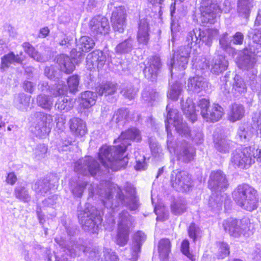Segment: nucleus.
Listing matches in <instances>:
<instances>
[{
  "mask_svg": "<svg viewBox=\"0 0 261 261\" xmlns=\"http://www.w3.org/2000/svg\"><path fill=\"white\" fill-rule=\"evenodd\" d=\"M253 158L254 160L256 158L261 162V149L255 148V151L253 152Z\"/></svg>",
  "mask_w": 261,
  "mask_h": 261,
  "instance_id": "60",
  "label": "nucleus"
},
{
  "mask_svg": "<svg viewBox=\"0 0 261 261\" xmlns=\"http://www.w3.org/2000/svg\"><path fill=\"white\" fill-rule=\"evenodd\" d=\"M253 6L254 0H238L237 7L238 16L242 18L248 19Z\"/></svg>",
  "mask_w": 261,
  "mask_h": 261,
  "instance_id": "25",
  "label": "nucleus"
},
{
  "mask_svg": "<svg viewBox=\"0 0 261 261\" xmlns=\"http://www.w3.org/2000/svg\"><path fill=\"white\" fill-rule=\"evenodd\" d=\"M90 28L94 35L107 34L110 29L108 20L107 18L97 16L90 21Z\"/></svg>",
  "mask_w": 261,
  "mask_h": 261,
  "instance_id": "23",
  "label": "nucleus"
},
{
  "mask_svg": "<svg viewBox=\"0 0 261 261\" xmlns=\"http://www.w3.org/2000/svg\"><path fill=\"white\" fill-rule=\"evenodd\" d=\"M154 211L155 214L157 215V221H163L168 218V213L165 212L164 207H162L160 205L155 206Z\"/></svg>",
  "mask_w": 261,
  "mask_h": 261,
  "instance_id": "47",
  "label": "nucleus"
},
{
  "mask_svg": "<svg viewBox=\"0 0 261 261\" xmlns=\"http://www.w3.org/2000/svg\"><path fill=\"white\" fill-rule=\"evenodd\" d=\"M23 60L18 55H15L13 51H10L1 58V68H8L13 63L21 64Z\"/></svg>",
  "mask_w": 261,
  "mask_h": 261,
  "instance_id": "33",
  "label": "nucleus"
},
{
  "mask_svg": "<svg viewBox=\"0 0 261 261\" xmlns=\"http://www.w3.org/2000/svg\"><path fill=\"white\" fill-rule=\"evenodd\" d=\"M22 47L24 52L28 54L31 58L38 59L39 57L38 52L35 47L29 42H24L22 44Z\"/></svg>",
  "mask_w": 261,
  "mask_h": 261,
  "instance_id": "45",
  "label": "nucleus"
},
{
  "mask_svg": "<svg viewBox=\"0 0 261 261\" xmlns=\"http://www.w3.org/2000/svg\"><path fill=\"white\" fill-rule=\"evenodd\" d=\"M244 40V36L241 32H237L233 36V42L235 44H242Z\"/></svg>",
  "mask_w": 261,
  "mask_h": 261,
  "instance_id": "56",
  "label": "nucleus"
},
{
  "mask_svg": "<svg viewBox=\"0 0 261 261\" xmlns=\"http://www.w3.org/2000/svg\"><path fill=\"white\" fill-rule=\"evenodd\" d=\"M70 253L71 256H75L76 254H79L81 252H84L86 254L89 253L90 258L94 259L95 261H117L118 257L115 253L112 251L110 248H105L102 252H100L99 255V248L94 247L91 250L90 247H85L82 244V241L75 242V241H70L68 247H66V250Z\"/></svg>",
  "mask_w": 261,
  "mask_h": 261,
  "instance_id": "8",
  "label": "nucleus"
},
{
  "mask_svg": "<svg viewBox=\"0 0 261 261\" xmlns=\"http://www.w3.org/2000/svg\"><path fill=\"white\" fill-rule=\"evenodd\" d=\"M208 186L215 192L210 199L209 206L212 211L218 213L222 210L223 201L226 198L225 193L220 195L216 193L224 191L227 188L228 183L225 175L220 170L212 172L210 175Z\"/></svg>",
  "mask_w": 261,
  "mask_h": 261,
  "instance_id": "7",
  "label": "nucleus"
},
{
  "mask_svg": "<svg viewBox=\"0 0 261 261\" xmlns=\"http://www.w3.org/2000/svg\"><path fill=\"white\" fill-rule=\"evenodd\" d=\"M17 177L14 172H10L7 174L6 177V183L10 186L14 185L17 181Z\"/></svg>",
  "mask_w": 261,
  "mask_h": 261,
  "instance_id": "54",
  "label": "nucleus"
},
{
  "mask_svg": "<svg viewBox=\"0 0 261 261\" xmlns=\"http://www.w3.org/2000/svg\"><path fill=\"white\" fill-rule=\"evenodd\" d=\"M126 10L123 7L116 8L113 11L111 20L115 31L122 33L126 27Z\"/></svg>",
  "mask_w": 261,
  "mask_h": 261,
  "instance_id": "21",
  "label": "nucleus"
},
{
  "mask_svg": "<svg viewBox=\"0 0 261 261\" xmlns=\"http://www.w3.org/2000/svg\"><path fill=\"white\" fill-rule=\"evenodd\" d=\"M128 111L126 109H120L115 112L112 120V124L117 125H123L127 121L128 116Z\"/></svg>",
  "mask_w": 261,
  "mask_h": 261,
  "instance_id": "35",
  "label": "nucleus"
},
{
  "mask_svg": "<svg viewBox=\"0 0 261 261\" xmlns=\"http://www.w3.org/2000/svg\"><path fill=\"white\" fill-rule=\"evenodd\" d=\"M74 170L78 174L85 176H101L102 174L99 164L91 156H85L76 162Z\"/></svg>",
  "mask_w": 261,
  "mask_h": 261,
  "instance_id": "17",
  "label": "nucleus"
},
{
  "mask_svg": "<svg viewBox=\"0 0 261 261\" xmlns=\"http://www.w3.org/2000/svg\"><path fill=\"white\" fill-rule=\"evenodd\" d=\"M255 24L256 25H261V9L259 10L258 12V14L256 16L255 21Z\"/></svg>",
  "mask_w": 261,
  "mask_h": 261,
  "instance_id": "61",
  "label": "nucleus"
},
{
  "mask_svg": "<svg viewBox=\"0 0 261 261\" xmlns=\"http://www.w3.org/2000/svg\"><path fill=\"white\" fill-rule=\"evenodd\" d=\"M148 22L146 19L140 20L139 24L137 39L139 43L146 44L149 39Z\"/></svg>",
  "mask_w": 261,
  "mask_h": 261,
  "instance_id": "29",
  "label": "nucleus"
},
{
  "mask_svg": "<svg viewBox=\"0 0 261 261\" xmlns=\"http://www.w3.org/2000/svg\"><path fill=\"white\" fill-rule=\"evenodd\" d=\"M150 148L152 155L155 157H161L162 155V149L160 146L155 142L149 140Z\"/></svg>",
  "mask_w": 261,
  "mask_h": 261,
  "instance_id": "49",
  "label": "nucleus"
},
{
  "mask_svg": "<svg viewBox=\"0 0 261 261\" xmlns=\"http://www.w3.org/2000/svg\"><path fill=\"white\" fill-rule=\"evenodd\" d=\"M58 182L57 178L54 175L46 176L43 178L39 179L36 183L37 186L38 191L41 193H47L53 189Z\"/></svg>",
  "mask_w": 261,
  "mask_h": 261,
  "instance_id": "26",
  "label": "nucleus"
},
{
  "mask_svg": "<svg viewBox=\"0 0 261 261\" xmlns=\"http://www.w3.org/2000/svg\"><path fill=\"white\" fill-rule=\"evenodd\" d=\"M237 204L242 208L251 212L258 206L257 191L248 184L239 185L232 193Z\"/></svg>",
  "mask_w": 261,
  "mask_h": 261,
  "instance_id": "9",
  "label": "nucleus"
},
{
  "mask_svg": "<svg viewBox=\"0 0 261 261\" xmlns=\"http://www.w3.org/2000/svg\"><path fill=\"white\" fill-rule=\"evenodd\" d=\"M171 182L176 191L181 192L189 191L192 186L191 177L185 171H173L171 175Z\"/></svg>",
  "mask_w": 261,
  "mask_h": 261,
  "instance_id": "18",
  "label": "nucleus"
},
{
  "mask_svg": "<svg viewBox=\"0 0 261 261\" xmlns=\"http://www.w3.org/2000/svg\"><path fill=\"white\" fill-rule=\"evenodd\" d=\"M186 210V206L185 203L178 201L171 205V211L175 215H180Z\"/></svg>",
  "mask_w": 261,
  "mask_h": 261,
  "instance_id": "48",
  "label": "nucleus"
},
{
  "mask_svg": "<svg viewBox=\"0 0 261 261\" xmlns=\"http://www.w3.org/2000/svg\"><path fill=\"white\" fill-rule=\"evenodd\" d=\"M107 54L108 58H107L106 54L99 50H96L89 54L86 58L87 68L90 70L96 68L99 69L103 66L107 60L109 62H112L110 53H107Z\"/></svg>",
  "mask_w": 261,
  "mask_h": 261,
  "instance_id": "19",
  "label": "nucleus"
},
{
  "mask_svg": "<svg viewBox=\"0 0 261 261\" xmlns=\"http://www.w3.org/2000/svg\"><path fill=\"white\" fill-rule=\"evenodd\" d=\"M141 136L140 131L136 128H131L122 132L120 137L114 141L115 144H120L109 146H102L98 153V158L106 169L116 171L125 167L128 163V158L124 156L126 146L132 141H140Z\"/></svg>",
  "mask_w": 261,
  "mask_h": 261,
  "instance_id": "3",
  "label": "nucleus"
},
{
  "mask_svg": "<svg viewBox=\"0 0 261 261\" xmlns=\"http://www.w3.org/2000/svg\"><path fill=\"white\" fill-rule=\"evenodd\" d=\"M161 66L160 59L158 57L154 56L148 58L143 70L145 77L151 81L155 80Z\"/></svg>",
  "mask_w": 261,
  "mask_h": 261,
  "instance_id": "22",
  "label": "nucleus"
},
{
  "mask_svg": "<svg viewBox=\"0 0 261 261\" xmlns=\"http://www.w3.org/2000/svg\"><path fill=\"white\" fill-rule=\"evenodd\" d=\"M219 34V31L216 29H209L205 31H202L200 29L195 28L189 31L187 35L186 43L188 47L181 46L179 50L174 53L173 59V68L175 69L179 67L181 70H185L188 63L190 50L192 47L193 49L197 50V44L199 41H202L206 45L210 46L213 41L215 39Z\"/></svg>",
  "mask_w": 261,
  "mask_h": 261,
  "instance_id": "4",
  "label": "nucleus"
},
{
  "mask_svg": "<svg viewBox=\"0 0 261 261\" xmlns=\"http://www.w3.org/2000/svg\"><path fill=\"white\" fill-rule=\"evenodd\" d=\"M116 90V85L111 83H107L100 85L97 88L96 91L99 95L106 96L114 94Z\"/></svg>",
  "mask_w": 261,
  "mask_h": 261,
  "instance_id": "41",
  "label": "nucleus"
},
{
  "mask_svg": "<svg viewBox=\"0 0 261 261\" xmlns=\"http://www.w3.org/2000/svg\"><path fill=\"white\" fill-rule=\"evenodd\" d=\"M166 110L168 113L165 122L167 133V148L171 154L176 155L178 161L189 162L194 158L195 149L187 142L177 144L172 136L171 127L175 128L179 135L189 140L191 139L195 144L202 142L203 135L199 130H193L190 133L187 124L182 121L181 115L176 109H172L170 104L167 106Z\"/></svg>",
  "mask_w": 261,
  "mask_h": 261,
  "instance_id": "2",
  "label": "nucleus"
},
{
  "mask_svg": "<svg viewBox=\"0 0 261 261\" xmlns=\"http://www.w3.org/2000/svg\"><path fill=\"white\" fill-rule=\"evenodd\" d=\"M134 46V40L128 38L118 44L116 48V52L119 54H128L130 53Z\"/></svg>",
  "mask_w": 261,
  "mask_h": 261,
  "instance_id": "40",
  "label": "nucleus"
},
{
  "mask_svg": "<svg viewBox=\"0 0 261 261\" xmlns=\"http://www.w3.org/2000/svg\"><path fill=\"white\" fill-rule=\"evenodd\" d=\"M43 100L45 101L46 103H40V106L43 108H44V109H47V108H48V103H47V101L46 100V99L45 98H43Z\"/></svg>",
  "mask_w": 261,
  "mask_h": 261,
  "instance_id": "64",
  "label": "nucleus"
},
{
  "mask_svg": "<svg viewBox=\"0 0 261 261\" xmlns=\"http://www.w3.org/2000/svg\"><path fill=\"white\" fill-rule=\"evenodd\" d=\"M138 92L137 89H135L132 86L124 88L121 91L122 95L128 99H133Z\"/></svg>",
  "mask_w": 261,
  "mask_h": 261,
  "instance_id": "50",
  "label": "nucleus"
},
{
  "mask_svg": "<svg viewBox=\"0 0 261 261\" xmlns=\"http://www.w3.org/2000/svg\"><path fill=\"white\" fill-rule=\"evenodd\" d=\"M257 125V131L258 134L260 135L261 137V111L259 112L258 114V117L256 120Z\"/></svg>",
  "mask_w": 261,
  "mask_h": 261,
  "instance_id": "59",
  "label": "nucleus"
},
{
  "mask_svg": "<svg viewBox=\"0 0 261 261\" xmlns=\"http://www.w3.org/2000/svg\"><path fill=\"white\" fill-rule=\"evenodd\" d=\"M243 69H245L244 68H242ZM247 71H249L252 75V77H250V87L251 90L254 92L256 93L259 97L261 96V75H259L257 77L254 76L257 74H253L252 72V69L247 70Z\"/></svg>",
  "mask_w": 261,
  "mask_h": 261,
  "instance_id": "39",
  "label": "nucleus"
},
{
  "mask_svg": "<svg viewBox=\"0 0 261 261\" xmlns=\"http://www.w3.org/2000/svg\"><path fill=\"white\" fill-rule=\"evenodd\" d=\"M252 256L254 261H261V248L257 247L252 253Z\"/></svg>",
  "mask_w": 261,
  "mask_h": 261,
  "instance_id": "57",
  "label": "nucleus"
},
{
  "mask_svg": "<svg viewBox=\"0 0 261 261\" xmlns=\"http://www.w3.org/2000/svg\"><path fill=\"white\" fill-rule=\"evenodd\" d=\"M218 247L217 256L219 258L223 259L229 254V247L226 243L219 242Z\"/></svg>",
  "mask_w": 261,
  "mask_h": 261,
  "instance_id": "44",
  "label": "nucleus"
},
{
  "mask_svg": "<svg viewBox=\"0 0 261 261\" xmlns=\"http://www.w3.org/2000/svg\"><path fill=\"white\" fill-rule=\"evenodd\" d=\"M37 215L38 220L39 222H41L42 220H44L43 215L41 213V208H40V211H37Z\"/></svg>",
  "mask_w": 261,
  "mask_h": 261,
  "instance_id": "63",
  "label": "nucleus"
},
{
  "mask_svg": "<svg viewBox=\"0 0 261 261\" xmlns=\"http://www.w3.org/2000/svg\"><path fill=\"white\" fill-rule=\"evenodd\" d=\"M94 45L95 42L91 38L88 36L81 37L77 45L80 51H77L75 49L71 51L70 63H68V67L66 66V73L72 72L75 69V65L83 60L84 55L83 53L89 51Z\"/></svg>",
  "mask_w": 261,
  "mask_h": 261,
  "instance_id": "14",
  "label": "nucleus"
},
{
  "mask_svg": "<svg viewBox=\"0 0 261 261\" xmlns=\"http://www.w3.org/2000/svg\"><path fill=\"white\" fill-rule=\"evenodd\" d=\"M118 231L116 243L120 246H125L128 240L129 229L133 225V218L126 211H122L119 214Z\"/></svg>",
  "mask_w": 261,
  "mask_h": 261,
  "instance_id": "16",
  "label": "nucleus"
},
{
  "mask_svg": "<svg viewBox=\"0 0 261 261\" xmlns=\"http://www.w3.org/2000/svg\"><path fill=\"white\" fill-rule=\"evenodd\" d=\"M253 147H240L236 149L231 153L230 162L235 168L244 169L249 168L254 163Z\"/></svg>",
  "mask_w": 261,
  "mask_h": 261,
  "instance_id": "15",
  "label": "nucleus"
},
{
  "mask_svg": "<svg viewBox=\"0 0 261 261\" xmlns=\"http://www.w3.org/2000/svg\"><path fill=\"white\" fill-rule=\"evenodd\" d=\"M85 186H87L89 192V196L93 197L95 195H98L103 204L110 211L111 217L107 219L109 223L112 226L115 224L114 215L118 205L120 203L121 204L125 205L132 210H136L138 206V200L135 196L136 192L135 188L130 184H127L124 191L125 195H124L123 192L119 188L117 185L110 181H101L100 185L98 187L97 184H87L85 181L77 184L76 186L72 189L73 194L77 196L81 197L83 194Z\"/></svg>",
  "mask_w": 261,
  "mask_h": 261,
  "instance_id": "1",
  "label": "nucleus"
},
{
  "mask_svg": "<svg viewBox=\"0 0 261 261\" xmlns=\"http://www.w3.org/2000/svg\"><path fill=\"white\" fill-rule=\"evenodd\" d=\"M171 243L169 240L163 239L160 241L158 245L159 256L162 261H166L171 251Z\"/></svg>",
  "mask_w": 261,
  "mask_h": 261,
  "instance_id": "32",
  "label": "nucleus"
},
{
  "mask_svg": "<svg viewBox=\"0 0 261 261\" xmlns=\"http://www.w3.org/2000/svg\"><path fill=\"white\" fill-rule=\"evenodd\" d=\"M228 66L227 61L222 55H218L214 58L211 62V71L215 74H219L225 71Z\"/></svg>",
  "mask_w": 261,
  "mask_h": 261,
  "instance_id": "30",
  "label": "nucleus"
},
{
  "mask_svg": "<svg viewBox=\"0 0 261 261\" xmlns=\"http://www.w3.org/2000/svg\"><path fill=\"white\" fill-rule=\"evenodd\" d=\"M225 8L221 9L215 0H202L201 3V20L202 23L214 24L219 16L220 13H228L230 10V3L225 2Z\"/></svg>",
  "mask_w": 261,
  "mask_h": 261,
  "instance_id": "11",
  "label": "nucleus"
},
{
  "mask_svg": "<svg viewBox=\"0 0 261 261\" xmlns=\"http://www.w3.org/2000/svg\"><path fill=\"white\" fill-rule=\"evenodd\" d=\"M200 231V230L199 227L196 226L194 224H191L188 229L189 236L190 238L195 241L199 236Z\"/></svg>",
  "mask_w": 261,
  "mask_h": 261,
  "instance_id": "52",
  "label": "nucleus"
},
{
  "mask_svg": "<svg viewBox=\"0 0 261 261\" xmlns=\"http://www.w3.org/2000/svg\"><path fill=\"white\" fill-rule=\"evenodd\" d=\"M49 32L50 31L48 27H45L41 28L39 31V37L45 38L48 35Z\"/></svg>",
  "mask_w": 261,
  "mask_h": 261,
  "instance_id": "58",
  "label": "nucleus"
},
{
  "mask_svg": "<svg viewBox=\"0 0 261 261\" xmlns=\"http://www.w3.org/2000/svg\"><path fill=\"white\" fill-rule=\"evenodd\" d=\"M79 81V77L77 75L71 76L68 79L66 83L70 93H75L78 91Z\"/></svg>",
  "mask_w": 261,
  "mask_h": 261,
  "instance_id": "43",
  "label": "nucleus"
},
{
  "mask_svg": "<svg viewBox=\"0 0 261 261\" xmlns=\"http://www.w3.org/2000/svg\"><path fill=\"white\" fill-rule=\"evenodd\" d=\"M15 197L24 202H28L31 198L28 190L23 186L17 187L14 189Z\"/></svg>",
  "mask_w": 261,
  "mask_h": 261,
  "instance_id": "42",
  "label": "nucleus"
},
{
  "mask_svg": "<svg viewBox=\"0 0 261 261\" xmlns=\"http://www.w3.org/2000/svg\"><path fill=\"white\" fill-rule=\"evenodd\" d=\"M173 61H171V68L170 70L172 79L169 82L170 88L167 93V97L168 98L173 100H176L179 97L182 92V83L177 81L173 82L174 75L176 76V74L178 71L181 72L180 74L182 75L184 74L183 71L185 70H181L179 67L176 69L173 68L172 66Z\"/></svg>",
  "mask_w": 261,
  "mask_h": 261,
  "instance_id": "20",
  "label": "nucleus"
},
{
  "mask_svg": "<svg viewBox=\"0 0 261 261\" xmlns=\"http://www.w3.org/2000/svg\"><path fill=\"white\" fill-rule=\"evenodd\" d=\"M222 225L226 232L235 238L242 235L248 237L252 233L251 230L252 226L248 218L237 220L230 218L224 220Z\"/></svg>",
  "mask_w": 261,
  "mask_h": 261,
  "instance_id": "13",
  "label": "nucleus"
},
{
  "mask_svg": "<svg viewBox=\"0 0 261 261\" xmlns=\"http://www.w3.org/2000/svg\"><path fill=\"white\" fill-rule=\"evenodd\" d=\"M197 108L198 109H195L191 98L187 99L185 103H181L184 113L192 122L197 120L196 113L199 111L202 118L207 122H217L224 115V110L221 106L216 103L210 106L209 100L205 98L199 100Z\"/></svg>",
  "mask_w": 261,
  "mask_h": 261,
  "instance_id": "5",
  "label": "nucleus"
},
{
  "mask_svg": "<svg viewBox=\"0 0 261 261\" xmlns=\"http://www.w3.org/2000/svg\"><path fill=\"white\" fill-rule=\"evenodd\" d=\"M180 25L179 24L178 21H176L175 20H172V22L171 23V30L172 34V42H174L176 40V33L178 32L180 30Z\"/></svg>",
  "mask_w": 261,
  "mask_h": 261,
  "instance_id": "53",
  "label": "nucleus"
},
{
  "mask_svg": "<svg viewBox=\"0 0 261 261\" xmlns=\"http://www.w3.org/2000/svg\"><path fill=\"white\" fill-rule=\"evenodd\" d=\"M158 93L154 89L146 87L142 93V101L148 105H152V102L156 100L158 97Z\"/></svg>",
  "mask_w": 261,
  "mask_h": 261,
  "instance_id": "37",
  "label": "nucleus"
},
{
  "mask_svg": "<svg viewBox=\"0 0 261 261\" xmlns=\"http://www.w3.org/2000/svg\"><path fill=\"white\" fill-rule=\"evenodd\" d=\"M244 107L240 104L233 103L229 108L228 112V119L234 122L241 119L244 116Z\"/></svg>",
  "mask_w": 261,
  "mask_h": 261,
  "instance_id": "31",
  "label": "nucleus"
},
{
  "mask_svg": "<svg viewBox=\"0 0 261 261\" xmlns=\"http://www.w3.org/2000/svg\"><path fill=\"white\" fill-rule=\"evenodd\" d=\"M145 159L143 156L141 160L136 159V165L135 168L136 170L142 171L147 168V164L145 163Z\"/></svg>",
  "mask_w": 261,
  "mask_h": 261,
  "instance_id": "55",
  "label": "nucleus"
},
{
  "mask_svg": "<svg viewBox=\"0 0 261 261\" xmlns=\"http://www.w3.org/2000/svg\"><path fill=\"white\" fill-rule=\"evenodd\" d=\"M164 0H148V1L153 5L157 4L161 5Z\"/></svg>",
  "mask_w": 261,
  "mask_h": 261,
  "instance_id": "62",
  "label": "nucleus"
},
{
  "mask_svg": "<svg viewBox=\"0 0 261 261\" xmlns=\"http://www.w3.org/2000/svg\"><path fill=\"white\" fill-rule=\"evenodd\" d=\"M78 218L79 222L85 231L92 233L98 232L102 219L94 206L89 203L86 204L84 211L79 214Z\"/></svg>",
  "mask_w": 261,
  "mask_h": 261,
  "instance_id": "10",
  "label": "nucleus"
},
{
  "mask_svg": "<svg viewBox=\"0 0 261 261\" xmlns=\"http://www.w3.org/2000/svg\"><path fill=\"white\" fill-rule=\"evenodd\" d=\"M71 131L77 136H84L87 132L85 122L77 118H73L69 121Z\"/></svg>",
  "mask_w": 261,
  "mask_h": 261,
  "instance_id": "27",
  "label": "nucleus"
},
{
  "mask_svg": "<svg viewBox=\"0 0 261 261\" xmlns=\"http://www.w3.org/2000/svg\"><path fill=\"white\" fill-rule=\"evenodd\" d=\"M232 91L237 96L244 94L247 91L246 84L243 79L239 75H236L234 77Z\"/></svg>",
  "mask_w": 261,
  "mask_h": 261,
  "instance_id": "38",
  "label": "nucleus"
},
{
  "mask_svg": "<svg viewBox=\"0 0 261 261\" xmlns=\"http://www.w3.org/2000/svg\"><path fill=\"white\" fill-rule=\"evenodd\" d=\"M231 40L228 37L227 33L222 34L219 39V44L221 47L224 50L230 48Z\"/></svg>",
  "mask_w": 261,
  "mask_h": 261,
  "instance_id": "46",
  "label": "nucleus"
},
{
  "mask_svg": "<svg viewBox=\"0 0 261 261\" xmlns=\"http://www.w3.org/2000/svg\"><path fill=\"white\" fill-rule=\"evenodd\" d=\"M79 98L80 107L88 109L95 104L97 95L93 92L86 91L80 94Z\"/></svg>",
  "mask_w": 261,
  "mask_h": 261,
  "instance_id": "28",
  "label": "nucleus"
},
{
  "mask_svg": "<svg viewBox=\"0 0 261 261\" xmlns=\"http://www.w3.org/2000/svg\"><path fill=\"white\" fill-rule=\"evenodd\" d=\"M215 147L216 149L221 153H228L232 146L233 142L226 138L214 140Z\"/></svg>",
  "mask_w": 261,
  "mask_h": 261,
  "instance_id": "36",
  "label": "nucleus"
},
{
  "mask_svg": "<svg viewBox=\"0 0 261 261\" xmlns=\"http://www.w3.org/2000/svg\"><path fill=\"white\" fill-rule=\"evenodd\" d=\"M181 251L191 261L195 260L193 255L189 252V242L187 240H185L182 241L181 245Z\"/></svg>",
  "mask_w": 261,
  "mask_h": 261,
  "instance_id": "51",
  "label": "nucleus"
},
{
  "mask_svg": "<svg viewBox=\"0 0 261 261\" xmlns=\"http://www.w3.org/2000/svg\"><path fill=\"white\" fill-rule=\"evenodd\" d=\"M192 63L193 68L196 69L197 75L189 78L188 82V90L198 93L204 90L207 86V83L205 79L202 76H199V74H203L210 66L205 58L197 61V58L193 57Z\"/></svg>",
  "mask_w": 261,
  "mask_h": 261,
  "instance_id": "12",
  "label": "nucleus"
},
{
  "mask_svg": "<svg viewBox=\"0 0 261 261\" xmlns=\"http://www.w3.org/2000/svg\"><path fill=\"white\" fill-rule=\"evenodd\" d=\"M146 239V236L142 231H137L133 237V244L131 247L132 257L130 261H136L138 254L140 251L141 246Z\"/></svg>",
  "mask_w": 261,
  "mask_h": 261,
  "instance_id": "24",
  "label": "nucleus"
},
{
  "mask_svg": "<svg viewBox=\"0 0 261 261\" xmlns=\"http://www.w3.org/2000/svg\"><path fill=\"white\" fill-rule=\"evenodd\" d=\"M253 134V128L247 125L240 126L237 132V137L241 142H246L249 141Z\"/></svg>",
  "mask_w": 261,
  "mask_h": 261,
  "instance_id": "34",
  "label": "nucleus"
},
{
  "mask_svg": "<svg viewBox=\"0 0 261 261\" xmlns=\"http://www.w3.org/2000/svg\"><path fill=\"white\" fill-rule=\"evenodd\" d=\"M248 36L255 44L245 48L240 54L236 63L240 68L252 69V73L255 74L257 73L256 68L257 58L261 57V28L251 29Z\"/></svg>",
  "mask_w": 261,
  "mask_h": 261,
  "instance_id": "6",
  "label": "nucleus"
}]
</instances>
